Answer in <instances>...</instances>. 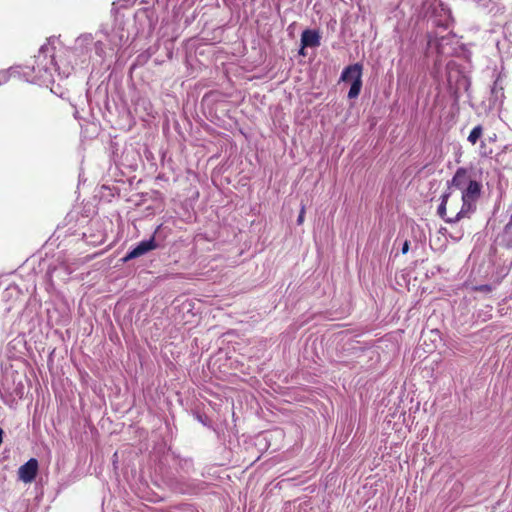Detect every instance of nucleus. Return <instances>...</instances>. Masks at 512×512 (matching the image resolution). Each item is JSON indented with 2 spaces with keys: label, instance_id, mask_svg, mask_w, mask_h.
<instances>
[{
  "label": "nucleus",
  "instance_id": "nucleus-13",
  "mask_svg": "<svg viewBox=\"0 0 512 512\" xmlns=\"http://www.w3.org/2000/svg\"><path fill=\"white\" fill-rule=\"evenodd\" d=\"M408 250H409V241L405 240L403 243V246H402V253L405 254L408 252Z\"/></svg>",
  "mask_w": 512,
  "mask_h": 512
},
{
  "label": "nucleus",
  "instance_id": "nucleus-7",
  "mask_svg": "<svg viewBox=\"0 0 512 512\" xmlns=\"http://www.w3.org/2000/svg\"><path fill=\"white\" fill-rule=\"evenodd\" d=\"M469 182L474 181L469 179L467 172L464 169H459L452 179V186L462 193V191L469 186Z\"/></svg>",
  "mask_w": 512,
  "mask_h": 512
},
{
  "label": "nucleus",
  "instance_id": "nucleus-2",
  "mask_svg": "<svg viewBox=\"0 0 512 512\" xmlns=\"http://www.w3.org/2000/svg\"><path fill=\"white\" fill-rule=\"evenodd\" d=\"M422 13L432 19L433 25L443 30L449 29L453 22L450 10L439 0H421Z\"/></svg>",
  "mask_w": 512,
  "mask_h": 512
},
{
  "label": "nucleus",
  "instance_id": "nucleus-10",
  "mask_svg": "<svg viewBox=\"0 0 512 512\" xmlns=\"http://www.w3.org/2000/svg\"><path fill=\"white\" fill-rule=\"evenodd\" d=\"M482 133H483V129L480 125L474 127L472 129V131L470 132L469 136H468V141L471 143V144H476V142L480 139V137L482 136Z\"/></svg>",
  "mask_w": 512,
  "mask_h": 512
},
{
  "label": "nucleus",
  "instance_id": "nucleus-9",
  "mask_svg": "<svg viewBox=\"0 0 512 512\" xmlns=\"http://www.w3.org/2000/svg\"><path fill=\"white\" fill-rule=\"evenodd\" d=\"M362 88V79H357L356 81L351 82V87L348 92L349 99H355L359 96Z\"/></svg>",
  "mask_w": 512,
  "mask_h": 512
},
{
  "label": "nucleus",
  "instance_id": "nucleus-15",
  "mask_svg": "<svg viewBox=\"0 0 512 512\" xmlns=\"http://www.w3.org/2000/svg\"><path fill=\"white\" fill-rule=\"evenodd\" d=\"M410 497L407 498V505H406V509H407V512H412L413 509L410 508Z\"/></svg>",
  "mask_w": 512,
  "mask_h": 512
},
{
  "label": "nucleus",
  "instance_id": "nucleus-6",
  "mask_svg": "<svg viewBox=\"0 0 512 512\" xmlns=\"http://www.w3.org/2000/svg\"><path fill=\"white\" fill-rule=\"evenodd\" d=\"M302 49L300 53L303 54L305 47H318L320 45V35L315 30L306 29L301 34Z\"/></svg>",
  "mask_w": 512,
  "mask_h": 512
},
{
  "label": "nucleus",
  "instance_id": "nucleus-3",
  "mask_svg": "<svg viewBox=\"0 0 512 512\" xmlns=\"http://www.w3.org/2000/svg\"><path fill=\"white\" fill-rule=\"evenodd\" d=\"M39 464L37 459L31 458L19 467L18 477L24 483H31L37 476Z\"/></svg>",
  "mask_w": 512,
  "mask_h": 512
},
{
  "label": "nucleus",
  "instance_id": "nucleus-12",
  "mask_svg": "<svg viewBox=\"0 0 512 512\" xmlns=\"http://www.w3.org/2000/svg\"><path fill=\"white\" fill-rule=\"evenodd\" d=\"M304 217H305V206L303 205V206L301 207V210H300L299 215H298V218H297V224H298V225L303 224V222H304Z\"/></svg>",
  "mask_w": 512,
  "mask_h": 512
},
{
  "label": "nucleus",
  "instance_id": "nucleus-8",
  "mask_svg": "<svg viewBox=\"0 0 512 512\" xmlns=\"http://www.w3.org/2000/svg\"><path fill=\"white\" fill-rule=\"evenodd\" d=\"M448 40L447 35H442L436 33L435 35H430L428 39V45L430 47L435 46L440 53H444V45Z\"/></svg>",
  "mask_w": 512,
  "mask_h": 512
},
{
  "label": "nucleus",
  "instance_id": "nucleus-14",
  "mask_svg": "<svg viewBox=\"0 0 512 512\" xmlns=\"http://www.w3.org/2000/svg\"><path fill=\"white\" fill-rule=\"evenodd\" d=\"M511 228H512V214H511V217H510V221L505 226V231H508Z\"/></svg>",
  "mask_w": 512,
  "mask_h": 512
},
{
  "label": "nucleus",
  "instance_id": "nucleus-16",
  "mask_svg": "<svg viewBox=\"0 0 512 512\" xmlns=\"http://www.w3.org/2000/svg\"><path fill=\"white\" fill-rule=\"evenodd\" d=\"M42 56H43V55H41V54H39V55L35 56V57H34V63H35V64H39L40 59H41V57H42Z\"/></svg>",
  "mask_w": 512,
  "mask_h": 512
},
{
  "label": "nucleus",
  "instance_id": "nucleus-5",
  "mask_svg": "<svg viewBox=\"0 0 512 512\" xmlns=\"http://www.w3.org/2000/svg\"><path fill=\"white\" fill-rule=\"evenodd\" d=\"M363 67L359 63L349 65L342 71L340 80L344 82H353L357 79H362Z\"/></svg>",
  "mask_w": 512,
  "mask_h": 512
},
{
  "label": "nucleus",
  "instance_id": "nucleus-11",
  "mask_svg": "<svg viewBox=\"0 0 512 512\" xmlns=\"http://www.w3.org/2000/svg\"><path fill=\"white\" fill-rule=\"evenodd\" d=\"M31 69L33 70V72H35V73H36V74H35V78H37V79L42 78V77H43V74L47 72V68H46V66H42V67H40V66L38 65V69H37V71H36V69H35V65H34V64H32V65H31Z\"/></svg>",
  "mask_w": 512,
  "mask_h": 512
},
{
  "label": "nucleus",
  "instance_id": "nucleus-1",
  "mask_svg": "<svg viewBox=\"0 0 512 512\" xmlns=\"http://www.w3.org/2000/svg\"><path fill=\"white\" fill-rule=\"evenodd\" d=\"M480 189L478 182H469V186L462 193H455L452 190L450 193L443 195L442 202L438 207V214L450 223L469 217L475 210Z\"/></svg>",
  "mask_w": 512,
  "mask_h": 512
},
{
  "label": "nucleus",
  "instance_id": "nucleus-4",
  "mask_svg": "<svg viewBox=\"0 0 512 512\" xmlns=\"http://www.w3.org/2000/svg\"><path fill=\"white\" fill-rule=\"evenodd\" d=\"M156 248L157 244L155 243V239L154 237H151L149 240L141 241L135 248H133L129 253H127V255L123 258V261L127 262L132 259L138 258Z\"/></svg>",
  "mask_w": 512,
  "mask_h": 512
}]
</instances>
